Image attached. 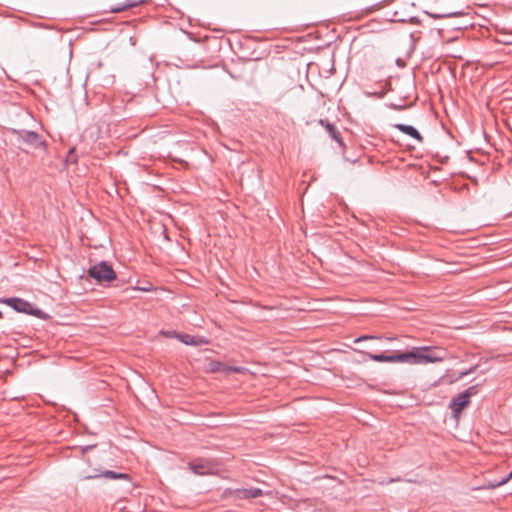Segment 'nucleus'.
I'll list each match as a JSON object with an SVG mask.
<instances>
[{"instance_id": "obj_2", "label": "nucleus", "mask_w": 512, "mask_h": 512, "mask_svg": "<svg viewBox=\"0 0 512 512\" xmlns=\"http://www.w3.org/2000/svg\"><path fill=\"white\" fill-rule=\"evenodd\" d=\"M0 303L10 306L16 312L36 316L40 319H44L46 316L40 308L19 297L0 298Z\"/></svg>"}, {"instance_id": "obj_20", "label": "nucleus", "mask_w": 512, "mask_h": 512, "mask_svg": "<svg viewBox=\"0 0 512 512\" xmlns=\"http://www.w3.org/2000/svg\"><path fill=\"white\" fill-rule=\"evenodd\" d=\"M242 370L241 367H234V366H226V372H235V373H240Z\"/></svg>"}, {"instance_id": "obj_10", "label": "nucleus", "mask_w": 512, "mask_h": 512, "mask_svg": "<svg viewBox=\"0 0 512 512\" xmlns=\"http://www.w3.org/2000/svg\"><path fill=\"white\" fill-rule=\"evenodd\" d=\"M239 497L242 499H255L262 496L263 491L260 488H245L239 490Z\"/></svg>"}, {"instance_id": "obj_5", "label": "nucleus", "mask_w": 512, "mask_h": 512, "mask_svg": "<svg viewBox=\"0 0 512 512\" xmlns=\"http://www.w3.org/2000/svg\"><path fill=\"white\" fill-rule=\"evenodd\" d=\"M189 469L196 475H209L215 471V466L209 460H196L189 462Z\"/></svg>"}, {"instance_id": "obj_25", "label": "nucleus", "mask_w": 512, "mask_h": 512, "mask_svg": "<svg viewBox=\"0 0 512 512\" xmlns=\"http://www.w3.org/2000/svg\"><path fill=\"white\" fill-rule=\"evenodd\" d=\"M2 316H3V315H2V312L0 311V318H2Z\"/></svg>"}, {"instance_id": "obj_4", "label": "nucleus", "mask_w": 512, "mask_h": 512, "mask_svg": "<svg viewBox=\"0 0 512 512\" xmlns=\"http://www.w3.org/2000/svg\"><path fill=\"white\" fill-rule=\"evenodd\" d=\"M87 274L100 284L104 282H111L117 277L112 266L106 261H100L99 263L91 266L88 269Z\"/></svg>"}, {"instance_id": "obj_8", "label": "nucleus", "mask_w": 512, "mask_h": 512, "mask_svg": "<svg viewBox=\"0 0 512 512\" xmlns=\"http://www.w3.org/2000/svg\"><path fill=\"white\" fill-rule=\"evenodd\" d=\"M98 477H104V478H108L111 480H118V479L129 480V478H130L127 473L116 472L113 470H105L101 474H98V475L85 476L84 479H94V478H98Z\"/></svg>"}, {"instance_id": "obj_1", "label": "nucleus", "mask_w": 512, "mask_h": 512, "mask_svg": "<svg viewBox=\"0 0 512 512\" xmlns=\"http://www.w3.org/2000/svg\"><path fill=\"white\" fill-rule=\"evenodd\" d=\"M361 353L375 362H400L410 364L437 363L444 360V356L437 348L429 346L413 347L405 352H394L390 355L383 353L373 354L368 352Z\"/></svg>"}, {"instance_id": "obj_15", "label": "nucleus", "mask_w": 512, "mask_h": 512, "mask_svg": "<svg viewBox=\"0 0 512 512\" xmlns=\"http://www.w3.org/2000/svg\"><path fill=\"white\" fill-rule=\"evenodd\" d=\"M138 3L137 2H132V1H127L125 3V5L121 6V7H118V8H114L112 11L113 12H120V11H123L125 9H128V8H131V7H134L136 6Z\"/></svg>"}, {"instance_id": "obj_13", "label": "nucleus", "mask_w": 512, "mask_h": 512, "mask_svg": "<svg viewBox=\"0 0 512 512\" xmlns=\"http://www.w3.org/2000/svg\"><path fill=\"white\" fill-rule=\"evenodd\" d=\"M461 14H462L461 12H448V13H443V14L431 13L429 15L434 19H443V18H449V17H456Z\"/></svg>"}, {"instance_id": "obj_14", "label": "nucleus", "mask_w": 512, "mask_h": 512, "mask_svg": "<svg viewBox=\"0 0 512 512\" xmlns=\"http://www.w3.org/2000/svg\"><path fill=\"white\" fill-rule=\"evenodd\" d=\"M479 389H478V385H472L470 387H468L466 390H464L462 393H466L467 394V398L470 400V398L474 395H476L478 393Z\"/></svg>"}, {"instance_id": "obj_9", "label": "nucleus", "mask_w": 512, "mask_h": 512, "mask_svg": "<svg viewBox=\"0 0 512 512\" xmlns=\"http://www.w3.org/2000/svg\"><path fill=\"white\" fill-rule=\"evenodd\" d=\"M320 124L325 126V128L327 129L329 135L331 136L332 139H334L335 141H337L340 145H342V139H341V134L340 132L337 130V128L335 127L334 124L330 123L329 121L327 120H323L321 119L320 120Z\"/></svg>"}, {"instance_id": "obj_11", "label": "nucleus", "mask_w": 512, "mask_h": 512, "mask_svg": "<svg viewBox=\"0 0 512 512\" xmlns=\"http://www.w3.org/2000/svg\"><path fill=\"white\" fill-rule=\"evenodd\" d=\"M173 335L175 336L176 339H178L180 342L186 345L195 346L196 344L195 336H192L190 334L173 332Z\"/></svg>"}, {"instance_id": "obj_22", "label": "nucleus", "mask_w": 512, "mask_h": 512, "mask_svg": "<svg viewBox=\"0 0 512 512\" xmlns=\"http://www.w3.org/2000/svg\"><path fill=\"white\" fill-rule=\"evenodd\" d=\"M512 478V471L508 474V476L506 478H504L503 480H501L497 485H502L504 483H506L507 481H509L510 479Z\"/></svg>"}, {"instance_id": "obj_17", "label": "nucleus", "mask_w": 512, "mask_h": 512, "mask_svg": "<svg viewBox=\"0 0 512 512\" xmlns=\"http://www.w3.org/2000/svg\"><path fill=\"white\" fill-rule=\"evenodd\" d=\"M133 290H139V291H142V292H149L152 290V286L151 285H148V286H135L133 287Z\"/></svg>"}, {"instance_id": "obj_3", "label": "nucleus", "mask_w": 512, "mask_h": 512, "mask_svg": "<svg viewBox=\"0 0 512 512\" xmlns=\"http://www.w3.org/2000/svg\"><path fill=\"white\" fill-rule=\"evenodd\" d=\"M17 143H24L33 149L45 148L46 144L38 133L25 129H10Z\"/></svg>"}, {"instance_id": "obj_24", "label": "nucleus", "mask_w": 512, "mask_h": 512, "mask_svg": "<svg viewBox=\"0 0 512 512\" xmlns=\"http://www.w3.org/2000/svg\"><path fill=\"white\" fill-rule=\"evenodd\" d=\"M73 152H74V149H71V150L69 151V156H71V155L73 154Z\"/></svg>"}, {"instance_id": "obj_21", "label": "nucleus", "mask_w": 512, "mask_h": 512, "mask_svg": "<svg viewBox=\"0 0 512 512\" xmlns=\"http://www.w3.org/2000/svg\"><path fill=\"white\" fill-rule=\"evenodd\" d=\"M95 447H96V444L86 445V446L81 447V449H82V452L85 453V452H88V451L94 449Z\"/></svg>"}, {"instance_id": "obj_12", "label": "nucleus", "mask_w": 512, "mask_h": 512, "mask_svg": "<svg viewBox=\"0 0 512 512\" xmlns=\"http://www.w3.org/2000/svg\"><path fill=\"white\" fill-rule=\"evenodd\" d=\"M209 370L211 372H226V366L219 361H211L209 363Z\"/></svg>"}, {"instance_id": "obj_7", "label": "nucleus", "mask_w": 512, "mask_h": 512, "mask_svg": "<svg viewBox=\"0 0 512 512\" xmlns=\"http://www.w3.org/2000/svg\"><path fill=\"white\" fill-rule=\"evenodd\" d=\"M394 128L402 133L414 138L418 142H423V137L420 132L412 125L397 123L393 125Z\"/></svg>"}, {"instance_id": "obj_6", "label": "nucleus", "mask_w": 512, "mask_h": 512, "mask_svg": "<svg viewBox=\"0 0 512 512\" xmlns=\"http://www.w3.org/2000/svg\"><path fill=\"white\" fill-rule=\"evenodd\" d=\"M470 403L466 393H460L453 397L449 403V408L452 411L454 417H457L463 409H465Z\"/></svg>"}, {"instance_id": "obj_18", "label": "nucleus", "mask_w": 512, "mask_h": 512, "mask_svg": "<svg viewBox=\"0 0 512 512\" xmlns=\"http://www.w3.org/2000/svg\"><path fill=\"white\" fill-rule=\"evenodd\" d=\"M377 337L375 336H371V335H363V336H360L358 338H356L354 340L355 343H358V342H361V341H364V340H368V339H376Z\"/></svg>"}, {"instance_id": "obj_23", "label": "nucleus", "mask_w": 512, "mask_h": 512, "mask_svg": "<svg viewBox=\"0 0 512 512\" xmlns=\"http://www.w3.org/2000/svg\"><path fill=\"white\" fill-rule=\"evenodd\" d=\"M173 332H174V331H167L165 334H166L168 337H173V338H175V336L173 335Z\"/></svg>"}, {"instance_id": "obj_19", "label": "nucleus", "mask_w": 512, "mask_h": 512, "mask_svg": "<svg viewBox=\"0 0 512 512\" xmlns=\"http://www.w3.org/2000/svg\"><path fill=\"white\" fill-rule=\"evenodd\" d=\"M195 340H196L195 346H200V345L208 343V340L205 339L204 337H197V336H195Z\"/></svg>"}, {"instance_id": "obj_16", "label": "nucleus", "mask_w": 512, "mask_h": 512, "mask_svg": "<svg viewBox=\"0 0 512 512\" xmlns=\"http://www.w3.org/2000/svg\"><path fill=\"white\" fill-rule=\"evenodd\" d=\"M477 366L470 367L469 369L463 370L459 373L457 380L464 378L465 376L473 373L476 370Z\"/></svg>"}]
</instances>
